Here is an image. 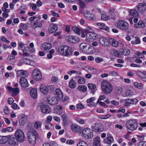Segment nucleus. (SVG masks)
Here are the masks:
<instances>
[{
    "label": "nucleus",
    "instance_id": "nucleus-1",
    "mask_svg": "<svg viewBox=\"0 0 146 146\" xmlns=\"http://www.w3.org/2000/svg\"><path fill=\"white\" fill-rule=\"evenodd\" d=\"M27 137L29 143L34 145L36 143V140L38 139V134L34 129H31L27 133Z\"/></svg>",
    "mask_w": 146,
    "mask_h": 146
},
{
    "label": "nucleus",
    "instance_id": "nucleus-2",
    "mask_svg": "<svg viewBox=\"0 0 146 146\" xmlns=\"http://www.w3.org/2000/svg\"><path fill=\"white\" fill-rule=\"evenodd\" d=\"M58 51L59 53L64 56H69L72 52V50L70 47L64 45L60 46Z\"/></svg>",
    "mask_w": 146,
    "mask_h": 146
},
{
    "label": "nucleus",
    "instance_id": "nucleus-3",
    "mask_svg": "<svg viewBox=\"0 0 146 146\" xmlns=\"http://www.w3.org/2000/svg\"><path fill=\"white\" fill-rule=\"evenodd\" d=\"M102 89V92L105 94H109L111 93L113 90L111 84L106 81H103L101 83Z\"/></svg>",
    "mask_w": 146,
    "mask_h": 146
},
{
    "label": "nucleus",
    "instance_id": "nucleus-4",
    "mask_svg": "<svg viewBox=\"0 0 146 146\" xmlns=\"http://www.w3.org/2000/svg\"><path fill=\"white\" fill-rule=\"evenodd\" d=\"M138 126L136 119H131L127 121L125 123V126L128 130L133 131L136 129Z\"/></svg>",
    "mask_w": 146,
    "mask_h": 146
},
{
    "label": "nucleus",
    "instance_id": "nucleus-5",
    "mask_svg": "<svg viewBox=\"0 0 146 146\" xmlns=\"http://www.w3.org/2000/svg\"><path fill=\"white\" fill-rule=\"evenodd\" d=\"M15 136L18 141L23 142L25 139V136L24 132L20 129H17L15 134Z\"/></svg>",
    "mask_w": 146,
    "mask_h": 146
},
{
    "label": "nucleus",
    "instance_id": "nucleus-6",
    "mask_svg": "<svg viewBox=\"0 0 146 146\" xmlns=\"http://www.w3.org/2000/svg\"><path fill=\"white\" fill-rule=\"evenodd\" d=\"M117 27L121 30L126 31L129 29V24L127 21L121 20L118 21Z\"/></svg>",
    "mask_w": 146,
    "mask_h": 146
},
{
    "label": "nucleus",
    "instance_id": "nucleus-7",
    "mask_svg": "<svg viewBox=\"0 0 146 146\" xmlns=\"http://www.w3.org/2000/svg\"><path fill=\"white\" fill-rule=\"evenodd\" d=\"M82 133L80 134L83 137L86 139H88L92 138L93 137L92 131L90 129L88 128H85L83 129Z\"/></svg>",
    "mask_w": 146,
    "mask_h": 146
},
{
    "label": "nucleus",
    "instance_id": "nucleus-8",
    "mask_svg": "<svg viewBox=\"0 0 146 146\" xmlns=\"http://www.w3.org/2000/svg\"><path fill=\"white\" fill-rule=\"evenodd\" d=\"M66 40L70 43H75L79 42L80 38L79 37L74 35H68L66 37Z\"/></svg>",
    "mask_w": 146,
    "mask_h": 146
},
{
    "label": "nucleus",
    "instance_id": "nucleus-9",
    "mask_svg": "<svg viewBox=\"0 0 146 146\" xmlns=\"http://www.w3.org/2000/svg\"><path fill=\"white\" fill-rule=\"evenodd\" d=\"M32 76L34 79L38 81L41 79L42 75L40 70L37 69H35L33 71Z\"/></svg>",
    "mask_w": 146,
    "mask_h": 146
},
{
    "label": "nucleus",
    "instance_id": "nucleus-10",
    "mask_svg": "<svg viewBox=\"0 0 146 146\" xmlns=\"http://www.w3.org/2000/svg\"><path fill=\"white\" fill-rule=\"evenodd\" d=\"M70 127L71 130L73 132L78 133L79 135L81 134L82 129L80 126L75 124H72Z\"/></svg>",
    "mask_w": 146,
    "mask_h": 146
},
{
    "label": "nucleus",
    "instance_id": "nucleus-11",
    "mask_svg": "<svg viewBox=\"0 0 146 146\" xmlns=\"http://www.w3.org/2000/svg\"><path fill=\"white\" fill-rule=\"evenodd\" d=\"M52 87V86H46L44 84H42L40 89V92L44 94H46L51 90V88Z\"/></svg>",
    "mask_w": 146,
    "mask_h": 146
},
{
    "label": "nucleus",
    "instance_id": "nucleus-12",
    "mask_svg": "<svg viewBox=\"0 0 146 146\" xmlns=\"http://www.w3.org/2000/svg\"><path fill=\"white\" fill-rule=\"evenodd\" d=\"M86 34V39L87 41L92 42L95 39L97 34L94 32H91Z\"/></svg>",
    "mask_w": 146,
    "mask_h": 146
},
{
    "label": "nucleus",
    "instance_id": "nucleus-13",
    "mask_svg": "<svg viewBox=\"0 0 146 146\" xmlns=\"http://www.w3.org/2000/svg\"><path fill=\"white\" fill-rule=\"evenodd\" d=\"M99 42L102 46H107L109 44V39H108L105 37H102L99 38Z\"/></svg>",
    "mask_w": 146,
    "mask_h": 146
},
{
    "label": "nucleus",
    "instance_id": "nucleus-14",
    "mask_svg": "<svg viewBox=\"0 0 146 146\" xmlns=\"http://www.w3.org/2000/svg\"><path fill=\"white\" fill-rule=\"evenodd\" d=\"M48 31L49 33H52L56 32L58 29L56 24L54 23L50 24L48 27Z\"/></svg>",
    "mask_w": 146,
    "mask_h": 146
},
{
    "label": "nucleus",
    "instance_id": "nucleus-15",
    "mask_svg": "<svg viewBox=\"0 0 146 146\" xmlns=\"http://www.w3.org/2000/svg\"><path fill=\"white\" fill-rule=\"evenodd\" d=\"M40 109L42 112L43 113H48L51 111L50 108L46 105H42L40 106Z\"/></svg>",
    "mask_w": 146,
    "mask_h": 146
},
{
    "label": "nucleus",
    "instance_id": "nucleus-16",
    "mask_svg": "<svg viewBox=\"0 0 146 146\" xmlns=\"http://www.w3.org/2000/svg\"><path fill=\"white\" fill-rule=\"evenodd\" d=\"M41 47L42 50L44 52H46L52 48V45L49 43L45 42L42 44Z\"/></svg>",
    "mask_w": 146,
    "mask_h": 146
},
{
    "label": "nucleus",
    "instance_id": "nucleus-17",
    "mask_svg": "<svg viewBox=\"0 0 146 146\" xmlns=\"http://www.w3.org/2000/svg\"><path fill=\"white\" fill-rule=\"evenodd\" d=\"M31 25L34 29L38 27H41L42 25V22L39 20H36L33 22L31 23Z\"/></svg>",
    "mask_w": 146,
    "mask_h": 146
},
{
    "label": "nucleus",
    "instance_id": "nucleus-18",
    "mask_svg": "<svg viewBox=\"0 0 146 146\" xmlns=\"http://www.w3.org/2000/svg\"><path fill=\"white\" fill-rule=\"evenodd\" d=\"M48 104L52 106H55L58 103V100L56 97H53L51 98H48L47 99Z\"/></svg>",
    "mask_w": 146,
    "mask_h": 146
},
{
    "label": "nucleus",
    "instance_id": "nucleus-19",
    "mask_svg": "<svg viewBox=\"0 0 146 146\" xmlns=\"http://www.w3.org/2000/svg\"><path fill=\"white\" fill-rule=\"evenodd\" d=\"M19 83L22 87L25 88L29 86V84L27 79L25 78H21Z\"/></svg>",
    "mask_w": 146,
    "mask_h": 146
},
{
    "label": "nucleus",
    "instance_id": "nucleus-20",
    "mask_svg": "<svg viewBox=\"0 0 146 146\" xmlns=\"http://www.w3.org/2000/svg\"><path fill=\"white\" fill-rule=\"evenodd\" d=\"M146 9V4L145 3H139L137 7L138 11L141 13H143Z\"/></svg>",
    "mask_w": 146,
    "mask_h": 146
},
{
    "label": "nucleus",
    "instance_id": "nucleus-21",
    "mask_svg": "<svg viewBox=\"0 0 146 146\" xmlns=\"http://www.w3.org/2000/svg\"><path fill=\"white\" fill-rule=\"evenodd\" d=\"M17 73V76L21 77V78H25L28 76V74L26 72L23 70L18 71Z\"/></svg>",
    "mask_w": 146,
    "mask_h": 146
},
{
    "label": "nucleus",
    "instance_id": "nucleus-22",
    "mask_svg": "<svg viewBox=\"0 0 146 146\" xmlns=\"http://www.w3.org/2000/svg\"><path fill=\"white\" fill-rule=\"evenodd\" d=\"M7 60L8 63L12 65H14L16 62L15 57L14 56L11 55L9 56Z\"/></svg>",
    "mask_w": 146,
    "mask_h": 146
},
{
    "label": "nucleus",
    "instance_id": "nucleus-23",
    "mask_svg": "<svg viewBox=\"0 0 146 146\" xmlns=\"http://www.w3.org/2000/svg\"><path fill=\"white\" fill-rule=\"evenodd\" d=\"M94 130L96 132H101L103 130V126L100 124H96L94 127Z\"/></svg>",
    "mask_w": 146,
    "mask_h": 146
},
{
    "label": "nucleus",
    "instance_id": "nucleus-24",
    "mask_svg": "<svg viewBox=\"0 0 146 146\" xmlns=\"http://www.w3.org/2000/svg\"><path fill=\"white\" fill-rule=\"evenodd\" d=\"M89 45L86 43H82L80 45V50L83 52L85 53Z\"/></svg>",
    "mask_w": 146,
    "mask_h": 146
},
{
    "label": "nucleus",
    "instance_id": "nucleus-25",
    "mask_svg": "<svg viewBox=\"0 0 146 146\" xmlns=\"http://www.w3.org/2000/svg\"><path fill=\"white\" fill-rule=\"evenodd\" d=\"M18 141L17 138L13 137L10 139L9 143L10 145L15 146L18 144Z\"/></svg>",
    "mask_w": 146,
    "mask_h": 146
},
{
    "label": "nucleus",
    "instance_id": "nucleus-26",
    "mask_svg": "<svg viewBox=\"0 0 146 146\" xmlns=\"http://www.w3.org/2000/svg\"><path fill=\"white\" fill-rule=\"evenodd\" d=\"M56 94L60 99H62L63 95L61 90L59 88H57L55 90Z\"/></svg>",
    "mask_w": 146,
    "mask_h": 146
},
{
    "label": "nucleus",
    "instance_id": "nucleus-27",
    "mask_svg": "<svg viewBox=\"0 0 146 146\" xmlns=\"http://www.w3.org/2000/svg\"><path fill=\"white\" fill-rule=\"evenodd\" d=\"M96 52L95 48L92 46H90L89 45L88 48L86 51L85 53L86 54H92Z\"/></svg>",
    "mask_w": 146,
    "mask_h": 146
},
{
    "label": "nucleus",
    "instance_id": "nucleus-28",
    "mask_svg": "<svg viewBox=\"0 0 146 146\" xmlns=\"http://www.w3.org/2000/svg\"><path fill=\"white\" fill-rule=\"evenodd\" d=\"M27 121V117L25 116H23L19 119V123L21 126H23L26 123Z\"/></svg>",
    "mask_w": 146,
    "mask_h": 146
},
{
    "label": "nucleus",
    "instance_id": "nucleus-29",
    "mask_svg": "<svg viewBox=\"0 0 146 146\" xmlns=\"http://www.w3.org/2000/svg\"><path fill=\"white\" fill-rule=\"evenodd\" d=\"M93 146H101L100 137H96L94 138Z\"/></svg>",
    "mask_w": 146,
    "mask_h": 146
},
{
    "label": "nucleus",
    "instance_id": "nucleus-30",
    "mask_svg": "<svg viewBox=\"0 0 146 146\" xmlns=\"http://www.w3.org/2000/svg\"><path fill=\"white\" fill-rule=\"evenodd\" d=\"M30 94L32 97L35 99L37 97V90L35 88L31 89L30 92Z\"/></svg>",
    "mask_w": 146,
    "mask_h": 146
},
{
    "label": "nucleus",
    "instance_id": "nucleus-31",
    "mask_svg": "<svg viewBox=\"0 0 146 146\" xmlns=\"http://www.w3.org/2000/svg\"><path fill=\"white\" fill-rule=\"evenodd\" d=\"M129 15L132 16L133 18L136 17L138 15V13L135 10L132 9H131L129 12Z\"/></svg>",
    "mask_w": 146,
    "mask_h": 146
},
{
    "label": "nucleus",
    "instance_id": "nucleus-32",
    "mask_svg": "<svg viewBox=\"0 0 146 146\" xmlns=\"http://www.w3.org/2000/svg\"><path fill=\"white\" fill-rule=\"evenodd\" d=\"M1 143H5L8 141L10 138L9 136H1Z\"/></svg>",
    "mask_w": 146,
    "mask_h": 146
},
{
    "label": "nucleus",
    "instance_id": "nucleus-33",
    "mask_svg": "<svg viewBox=\"0 0 146 146\" xmlns=\"http://www.w3.org/2000/svg\"><path fill=\"white\" fill-rule=\"evenodd\" d=\"M134 27L136 28H143L145 27V24L142 21H139L138 23L135 24Z\"/></svg>",
    "mask_w": 146,
    "mask_h": 146
},
{
    "label": "nucleus",
    "instance_id": "nucleus-34",
    "mask_svg": "<svg viewBox=\"0 0 146 146\" xmlns=\"http://www.w3.org/2000/svg\"><path fill=\"white\" fill-rule=\"evenodd\" d=\"M109 43L114 47H117L119 44L118 42L113 38L109 39Z\"/></svg>",
    "mask_w": 146,
    "mask_h": 146
},
{
    "label": "nucleus",
    "instance_id": "nucleus-35",
    "mask_svg": "<svg viewBox=\"0 0 146 146\" xmlns=\"http://www.w3.org/2000/svg\"><path fill=\"white\" fill-rule=\"evenodd\" d=\"M113 141V139L112 137H108L104 140V142L105 143L110 144Z\"/></svg>",
    "mask_w": 146,
    "mask_h": 146
},
{
    "label": "nucleus",
    "instance_id": "nucleus-36",
    "mask_svg": "<svg viewBox=\"0 0 146 146\" xmlns=\"http://www.w3.org/2000/svg\"><path fill=\"white\" fill-rule=\"evenodd\" d=\"M69 86L70 88H74L76 87V82L72 79L69 82Z\"/></svg>",
    "mask_w": 146,
    "mask_h": 146
},
{
    "label": "nucleus",
    "instance_id": "nucleus-37",
    "mask_svg": "<svg viewBox=\"0 0 146 146\" xmlns=\"http://www.w3.org/2000/svg\"><path fill=\"white\" fill-rule=\"evenodd\" d=\"M85 17H86L88 20H93L94 18V15L92 13H86L84 15Z\"/></svg>",
    "mask_w": 146,
    "mask_h": 146
},
{
    "label": "nucleus",
    "instance_id": "nucleus-38",
    "mask_svg": "<svg viewBox=\"0 0 146 146\" xmlns=\"http://www.w3.org/2000/svg\"><path fill=\"white\" fill-rule=\"evenodd\" d=\"M78 89L82 92H85L87 90V87L86 86L80 85L78 86Z\"/></svg>",
    "mask_w": 146,
    "mask_h": 146
},
{
    "label": "nucleus",
    "instance_id": "nucleus-39",
    "mask_svg": "<svg viewBox=\"0 0 146 146\" xmlns=\"http://www.w3.org/2000/svg\"><path fill=\"white\" fill-rule=\"evenodd\" d=\"M120 52L124 55L128 56L130 53V51L129 49H123L121 50Z\"/></svg>",
    "mask_w": 146,
    "mask_h": 146
},
{
    "label": "nucleus",
    "instance_id": "nucleus-40",
    "mask_svg": "<svg viewBox=\"0 0 146 146\" xmlns=\"http://www.w3.org/2000/svg\"><path fill=\"white\" fill-rule=\"evenodd\" d=\"M75 77L77 78H79L78 81V84H84L85 83V80L84 78L79 76H76Z\"/></svg>",
    "mask_w": 146,
    "mask_h": 146
},
{
    "label": "nucleus",
    "instance_id": "nucleus-41",
    "mask_svg": "<svg viewBox=\"0 0 146 146\" xmlns=\"http://www.w3.org/2000/svg\"><path fill=\"white\" fill-rule=\"evenodd\" d=\"M67 73L70 76H72L73 74L75 75H80L82 74L81 72L79 71H77L75 70H72L68 72Z\"/></svg>",
    "mask_w": 146,
    "mask_h": 146
},
{
    "label": "nucleus",
    "instance_id": "nucleus-42",
    "mask_svg": "<svg viewBox=\"0 0 146 146\" xmlns=\"http://www.w3.org/2000/svg\"><path fill=\"white\" fill-rule=\"evenodd\" d=\"M19 92V89L18 88H13L11 92L12 96H16L17 94Z\"/></svg>",
    "mask_w": 146,
    "mask_h": 146
},
{
    "label": "nucleus",
    "instance_id": "nucleus-43",
    "mask_svg": "<svg viewBox=\"0 0 146 146\" xmlns=\"http://www.w3.org/2000/svg\"><path fill=\"white\" fill-rule=\"evenodd\" d=\"M135 41H132L131 43L134 44H139L141 43L139 37L138 36H136L135 37Z\"/></svg>",
    "mask_w": 146,
    "mask_h": 146
},
{
    "label": "nucleus",
    "instance_id": "nucleus-44",
    "mask_svg": "<svg viewBox=\"0 0 146 146\" xmlns=\"http://www.w3.org/2000/svg\"><path fill=\"white\" fill-rule=\"evenodd\" d=\"M134 85L135 87L139 89H142L143 86L142 84L137 82H135L134 83Z\"/></svg>",
    "mask_w": 146,
    "mask_h": 146
},
{
    "label": "nucleus",
    "instance_id": "nucleus-45",
    "mask_svg": "<svg viewBox=\"0 0 146 146\" xmlns=\"http://www.w3.org/2000/svg\"><path fill=\"white\" fill-rule=\"evenodd\" d=\"M144 56V55L142 54L141 52H138L135 53L134 57L135 58H143Z\"/></svg>",
    "mask_w": 146,
    "mask_h": 146
},
{
    "label": "nucleus",
    "instance_id": "nucleus-46",
    "mask_svg": "<svg viewBox=\"0 0 146 146\" xmlns=\"http://www.w3.org/2000/svg\"><path fill=\"white\" fill-rule=\"evenodd\" d=\"M144 73L141 72H137V76L140 77L142 79V80L143 81H145L146 80V78H145V76L143 77V75H144Z\"/></svg>",
    "mask_w": 146,
    "mask_h": 146
},
{
    "label": "nucleus",
    "instance_id": "nucleus-47",
    "mask_svg": "<svg viewBox=\"0 0 146 146\" xmlns=\"http://www.w3.org/2000/svg\"><path fill=\"white\" fill-rule=\"evenodd\" d=\"M20 28L23 29V30H27V26L26 24L23 23H21L19 26Z\"/></svg>",
    "mask_w": 146,
    "mask_h": 146
},
{
    "label": "nucleus",
    "instance_id": "nucleus-48",
    "mask_svg": "<svg viewBox=\"0 0 146 146\" xmlns=\"http://www.w3.org/2000/svg\"><path fill=\"white\" fill-rule=\"evenodd\" d=\"M75 120L80 124H83L85 123V122L84 120L80 118H76L75 119Z\"/></svg>",
    "mask_w": 146,
    "mask_h": 146
},
{
    "label": "nucleus",
    "instance_id": "nucleus-49",
    "mask_svg": "<svg viewBox=\"0 0 146 146\" xmlns=\"http://www.w3.org/2000/svg\"><path fill=\"white\" fill-rule=\"evenodd\" d=\"M131 99H127L125 100V106H129L130 104H131Z\"/></svg>",
    "mask_w": 146,
    "mask_h": 146
},
{
    "label": "nucleus",
    "instance_id": "nucleus-50",
    "mask_svg": "<svg viewBox=\"0 0 146 146\" xmlns=\"http://www.w3.org/2000/svg\"><path fill=\"white\" fill-rule=\"evenodd\" d=\"M41 124V123L40 122H35L34 124V127L36 129H37L40 127Z\"/></svg>",
    "mask_w": 146,
    "mask_h": 146
},
{
    "label": "nucleus",
    "instance_id": "nucleus-51",
    "mask_svg": "<svg viewBox=\"0 0 146 146\" xmlns=\"http://www.w3.org/2000/svg\"><path fill=\"white\" fill-rule=\"evenodd\" d=\"M123 95L124 96L126 97L131 95V91L129 90H128L124 92Z\"/></svg>",
    "mask_w": 146,
    "mask_h": 146
},
{
    "label": "nucleus",
    "instance_id": "nucleus-52",
    "mask_svg": "<svg viewBox=\"0 0 146 146\" xmlns=\"http://www.w3.org/2000/svg\"><path fill=\"white\" fill-rule=\"evenodd\" d=\"M77 146H88L87 144L84 141H81L77 145Z\"/></svg>",
    "mask_w": 146,
    "mask_h": 146
},
{
    "label": "nucleus",
    "instance_id": "nucleus-53",
    "mask_svg": "<svg viewBox=\"0 0 146 146\" xmlns=\"http://www.w3.org/2000/svg\"><path fill=\"white\" fill-rule=\"evenodd\" d=\"M29 6L31 7L32 9L34 11L35 10L37 7V5L33 3H30L29 4Z\"/></svg>",
    "mask_w": 146,
    "mask_h": 146
},
{
    "label": "nucleus",
    "instance_id": "nucleus-54",
    "mask_svg": "<svg viewBox=\"0 0 146 146\" xmlns=\"http://www.w3.org/2000/svg\"><path fill=\"white\" fill-rule=\"evenodd\" d=\"M111 115L110 114L107 115H99L98 116V117L101 119H106L110 117H111Z\"/></svg>",
    "mask_w": 146,
    "mask_h": 146
},
{
    "label": "nucleus",
    "instance_id": "nucleus-55",
    "mask_svg": "<svg viewBox=\"0 0 146 146\" xmlns=\"http://www.w3.org/2000/svg\"><path fill=\"white\" fill-rule=\"evenodd\" d=\"M73 31L76 33L79 34L80 33L81 31L80 29L76 27H74L73 28Z\"/></svg>",
    "mask_w": 146,
    "mask_h": 146
},
{
    "label": "nucleus",
    "instance_id": "nucleus-56",
    "mask_svg": "<svg viewBox=\"0 0 146 146\" xmlns=\"http://www.w3.org/2000/svg\"><path fill=\"white\" fill-rule=\"evenodd\" d=\"M79 4L81 8H83L85 7L86 5L85 3L81 0H79Z\"/></svg>",
    "mask_w": 146,
    "mask_h": 146
},
{
    "label": "nucleus",
    "instance_id": "nucleus-57",
    "mask_svg": "<svg viewBox=\"0 0 146 146\" xmlns=\"http://www.w3.org/2000/svg\"><path fill=\"white\" fill-rule=\"evenodd\" d=\"M101 19L105 21H107L109 19V17L106 15L103 14L101 16Z\"/></svg>",
    "mask_w": 146,
    "mask_h": 146
},
{
    "label": "nucleus",
    "instance_id": "nucleus-58",
    "mask_svg": "<svg viewBox=\"0 0 146 146\" xmlns=\"http://www.w3.org/2000/svg\"><path fill=\"white\" fill-rule=\"evenodd\" d=\"M113 53L114 55L116 56L120 57L121 56V54L119 52L116 50H115L113 51Z\"/></svg>",
    "mask_w": 146,
    "mask_h": 146
},
{
    "label": "nucleus",
    "instance_id": "nucleus-59",
    "mask_svg": "<svg viewBox=\"0 0 146 146\" xmlns=\"http://www.w3.org/2000/svg\"><path fill=\"white\" fill-rule=\"evenodd\" d=\"M88 88L90 90L95 89L96 88V86L95 85L91 83L88 84Z\"/></svg>",
    "mask_w": 146,
    "mask_h": 146
},
{
    "label": "nucleus",
    "instance_id": "nucleus-60",
    "mask_svg": "<svg viewBox=\"0 0 146 146\" xmlns=\"http://www.w3.org/2000/svg\"><path fill=\"white\" fill-rule=\"evenodd\" d=\"M114 11L115 9L114 8H111L110 9L109 12L110 15L113 16H114L115 15Z\"/></svg>",
    "mask_w": 146,
    "mask_h": 146
},
{
    "label": "nucleus",
    "instance_id": "nucleus-61",
    "mask_svg": "<svg viewBox=\"0 0 146 146\" xmlns=\"http://www.w3.org/2000/svg\"><path fill=\"white\" fill-rule=\"evenodd\" d=\"M62 118L64 123V124H66L67 122L66 115L65 114H63L62 115Z\"/></svg>",
    "mask_w": 146,
    "mask_h": 146
},
{
    "label": "nucleus",
    "instance_id": "nucleus-62",
    "mask_svg": "<svg viewBox=\"0 0 146 146\" xmlns=\"http://www.w3.org/2000/svg\"><path fill=\"white\" fill-rule=\"evenodd\" d=\"M95 60L96 63H99L102 62L103 59L100 57H98L95 59Z\"/></svg>",
    "mask_w": 146,
    "mask_h": 146
},
{
    "label": "nucleus",
    "instance_id": "nucleus-63",
    "mask_svg": "<svg viewBox=\"0 0 146 146\" xmlns=\"http://www.w3.org/2000/svg\"><path fill=\"white\" fill-rule=\"evenodd\" d=\"M92 29V27H87L85 29H84V31L86 33H87L89 32H91L89 31L91 30Z\"/></svg>",
    "mask_w": 146,
    "mask_h": 146
},
{
    "label": "nucleus",
    "instance_id": "nucleus-64",
    "mask_svg": "<svg viewBox=\"0 0 146 146\" xmlns=\"http://www.w3.org/2000/svg\"><path fill=\"white\" fill-rule=\"evenodd\" d=\"M138 146H146V141H142L139 142Z\"/></svg>",
    "mask_w": 146,
    "mask_h": 146
}]
</instances>
